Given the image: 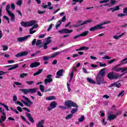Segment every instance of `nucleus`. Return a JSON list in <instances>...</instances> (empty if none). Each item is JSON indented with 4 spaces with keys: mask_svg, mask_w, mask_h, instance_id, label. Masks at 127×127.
Returning a JSON list of instances; mask_svg holds the SVG:
<instances>
[{
    "mask_svg": "<svg viewBox=\"0 0 127 127\" xmlns=\"http://www.w3.org/2000/svg\"><path fill=\"white\" fill-rule=\"evenodd\" d=\"M37 21L35 20H31L30 21H21V25L24 27H28L30 26H33L35 23H37Z\"/></svg>",
    "mask_w": 127,
    "mask_h": 127,
    "instance_id": "nucleus-1",
    "label": "nucleus"
},
{
    "mask_svg": "<svg viewBox=\"0 0 127 127\" xmlns=\"http://www.w3.org/2000/svg\"><path fill=\"white\" fill-rule=\"evenodd\" d=\"M20 91L23 93L24 95H27L28 93L30 94H35L36 93V91H37V88H30L29 89H20Z\"/></svg>",
    "mask_w": 127,
    "mask_h": 127,
    "instance_id": "nucleus-2",
    "label": "nucleus"
},
{
    "mask_svg": "<svg viewBox=\"0 0 127 127\" xmlns=\"http://www.w3.org/2000/svg\"><path fill=\"white\" fill-rule=\"evenodd\" d=\"M64 105L65 107H68V108H71L73 107L74 108H78V105L77 103L73 102L72 100H67L64 102Z\"/></svg>",
    "mask_w": 127,
    "mask_h": 127,
    "instance_id": "nucleus-3",
    "label": "nucleus"
},
{
    "mask_svg": "<svg viewBox=\"0 0 127 127\" xmlns=\"http://www.w3.org/2000/svg\"><path fill=\"white\" fill-rule=\"evenodd\" d=\"M93 21L91 19L86 20L83 22L82 20H79L78 21V23L76 25H74V27H79V26H82V25H85V24H88V23H91Z\"/></svg>",
    "mask_w": 127,
    "mask_h": 127,
    "instance_id": "nucleus-4",
    "label": "nucleus"
},
{
    "mask_svg": "<svg viewBox=\"0 0 127 127\" xmlns=\"http://www.w3.org/2000/svg\"><path fill=\"white\" fill-rule=\"evenodd\" d=\"M107 77L109 80H115L119 78V74L114 72H111L107 74Z\"/></svg>",
    "mask_w": 127,
    "mask_h": 127,
    "instance_id": "nucleus-5",
    "label": "nucleus"
},
{
    "mask_svg": "<svg viewBox=\"0 0 127 127\" xmlns=\"http://www.w3.org/2000/svg\"><path fill=\"white\" fill-rule=\"evenodd\" d=\"M22 98L23 99H25L26 101H27V102L24 101V100H21L22 103L25 105L26 106V107H30L31 105H33V103L28 99V98L25 97L24 95L22 96Z\"/></svg>",
    "mask_w": 127,
    "mask_h": 127,
    "instance_id": "nucleus-6",
    "label": "nucleus"
},
{
    "mask_svg": "<svg viewBox=\"0 0 127 127\" xmlns=\"http://www.w3.org/2000/svg\"><path fill=\"white\" fill-rule=\"evenodd\" d=\"M96 80L97 85H101V84L105 83V79L102 76H98V75H97Z\"/></svg>",
    "mask_w": 127,
    "mask_h": 127,
    "instance_id": "nucleus-7",
    "label": "nucleus"
},
{
    "mask_svg": "<svg viewBox=\"0 0 127 127\" xmlns=\"http://www.w3.org/2000/svg\"><path fill=\"white\" fill-rule=\"evenodd\" d=\"M73 77H74V72L71 71L70 73V79L69 80L68 83H67V88L68 89V92H71V88H70V84H71V81H72Z\"/></svg>",
    "mask_w": 127,
    "mask_h": 127,
    "instance_id": "nucleus-8",
    "label": "nucleus"
},
{
    "mask_svg": "<svg viewBox=\"0 0 127 127\" xmlns=\"http://www.w3.org/2000/svg\"><path fill=\"white\" fill-rule=\"evenodd\" d=\"M88 33H89V31H88L83 32L82 33L80 34L75 35L73 37V39H76V38H79V37H81V36H86V35H88Z\"/></svg>",
    "mask_w": 127,
    "mask_h": 127,
    "instance_id": "nucleus-9",
    "label": "nucleus"
},
{
    "mask_svg": "<svg viewBox=\"0 0 127 127\" xmlns=\"http://www.w3.org/2000/svg\"><path fill=\"white\" fill-rule=\"evenodd\" d=\"M40 90L41 91H42V93H47V92H51V88H49L48 89H45L44 90V85H40Z\"/></svg>",
    "mask_w": 127,
    "mask_h": 127,
    "instance_id": "nucleus-10",
    "label": "nucleus"
},
{
    "mask_svg": "<svg viewBox=\"0 0 127 127\" xmlns=\"http://www.w3.org/2000/svg\"><path fill=\"white\" fill-rule=\"evenodd\" d=\"M59 33H71L73 32V30H69L68 29H64L58 31Z\"/></svg>",
    "mask_w": 127,
    "mask_h": 127,
    "instance_id": "nucleus-11",
    "label": "nucleus"
},
{
    "mask_svg": "<svg viewBox=\"0 0 127 127\" xmlns=\"http://www.w3.org/2000/svg\"><path fill=\"white\" fill-rule=\"evenodd\" d=\"M28 54V52H21L20 53H17L15 57L17 58L18 57H22L23 56H26Z\"/></svg>",
    "mask_w": 127,
    "mask_h": 127,
    "instance_id": "nucleus-12",
    "label": "nucleus"
},
{
    "mask_svg": "<svg viewBox=\"0 0 127 127\" xmlns=\"http://www.w3.org/2000/svg\"><path fill=\"white\" fill-rule=\"evenodd\" d=\"M25 115L27 116L29 121H30L31 123H34V120L33 119V118L32 117L30 113L26 112L25 113Z\"/></svg>",
    "mask_w": 127,
    "mask_h": 127,
    "instance_id": "nucleus-13",
    "label": "nucleus"
},
{
    "mask_svg": "<svg viewBox=\"0 0 127 127\" xmlns=\"http://www.w3.org/2000/svg\"><path fill=\"white\" fill-rule=\"evenodd\" d=\"M30 36H31L30 35H28L25 37H19V38H17V40H18V42H22L23 41H25V40H26V39H27V38H28V37H30Z\"/></svg>",
    "mask_w": 127,
    "mask_h": 127,
    "instance_id": "nucleus-14",
    "label": "nucleus"
},
{
    "mask_svg": "<svg viewBox=\"0 0 127 127\" xmlns=\"http://www.w3.org/2000/svg\"><path fill=\"white\" fill-rule=\"evenodd\" d=\"M105 71V68L101 69L100 72L98 73L97 76H98V77H105V75L106 74Z\"/></svg>",
    "mask_w": 127,
    "mask_h": 127,
    "instance_id": "nucleus-15",
    "label": "nucleus"
},
{
    "mask_svg": "<svg viewBox=\"0 0 127 127\" xmlns=\"http://www.w3.org/2000/svg\"><path fill=\"white\" fill-rule=\"evenodd\" d=\"M98 29H101V28L98 24L96 26L91 27L89 29V31H96V30H98Z\"/></svg>",
    "mask_w": 127,
    "mask_h": 127,
    "instance_id": "nucleus-16",
    "label": "nucleus"
},
{
    "mask_svg": "<svg viewBox=\"0 0 127 127\" xmlns=\"http://www.w3.org/2000/svg\"><path fill=\"white\" fill-rule=\"evenodd\" d=\"M38 66H40V63L37 62L33 63L30 65L31 68H35V67H38Z\"/></svg>",
    "mask_w": 127,
    "mask_h": 127,
    "instance_id": "nucleus-17",
    "label": "nucleus"
},
{
    "mask_svg": "<svg viewBox=\"0 0 127 127\" xmlns=\"http://www.w3.org/2000/svg\"><path fill=\"white\" fill-rule=\"evenodd\" d=\"M115 119H117V116L115 115L110 114L108 117L107 121H112L115 120Z\"/></svg>",
    "mask_w": 127,
    "mask_h": 127,
    "instance_id": "nucleus-18",
    "label": "nucleus"
},
{
    "mask_svg": "<svg viewBox=\"0 0 127 127\" xmlns=\"http://www.w3.org/2000/svg\"><path fill=\"white\" fill-rule=\"evenodd\" d=\"M120 9V6H115L113 8H110L109 9H107L108 11H111L112 10V12H114V11H116V10H119Z\"/></svg>",
    "mask_w": 127,
    "mask_h": 127,
    "instance_id": "nucleus-19",
    "label": "nucleus"
},
{
    "mask_svg": "<svg viewBox=\"0 0 127 127\" xmlns=\"http://www.w3.org/2000/svg\"><path fill=\"white\" fill-rule=\"evenodd\" d=\"M50 106L52 109H55V108L57 107V103L55 101H53L50 103Z\"/></svg>",
    "mask_w": 127,
    "mask_h": 127,
    "instance_id": "nucleus-20",
    "label": "nucleus"
},
{
    "mask_svg": "<svg viewBox=\"0 0 127 127\" xmlns=\"http://www.w3.org/2000/svg\"><path fill=\"white\" fill-rule=\"evenodd\" d=\"M8 15L11 17V21L14 22V21H15V18H14L15 17V15H14V14L13 13H11L10 14H9Z\"/></svg>",
    "mask_w": 127,
    "mask_h": 127,
    "instance_id": "nucleus-21",
    "label": "nucleus"
},
{
    "mask_svg": "<svg viewBox=\"0 0 127 127\" xmlns=\"http://www.w3.org/2000/svg\"><path fill=\"white\" fill-rule=\"evenodd\" d=\"M43 71V69L40 68L38 70V71L36 72L33 74V76H37V75H39V74H41V73H42Z\"/></svg>",
    "mask_w": 127,
    "mask_h": 127,
    "instance_id": "nucleus-22",
    "label": "nucleus"
},
{
    "mask_svg": "<svg viewBox=\"0 0 127 127\" xmlns=\"http://www.w3.org/2000/svg\"><path fill=\"white\" fill-rule=\"evenodd\" d=\"M107 23H110V21H105L103 22L102 23L98 24L99 27L100 28V29H103V28H105V27H103V25H104V24H107Z\"/></svg>",
    "mask_w": 127,
    "mask_h": 127,
    "instance_id": "nucleus-23",
    "label": "nucleus"
},
{
    "mask_svg": "<svg viewBox=\"0 0 127 127\" xmlns=\"http://www.w3.org/2000/svg\"><path fill=\"white\" fill-rule=\"evenodd\" d=\"M63 71H64V69H63L59 70L57 72V76H60L61 77L63 76Z\"/></svg>",
    "mask_w": 127,
    "mask_h": 127,
    "instance_id": "nucleus-24",
    "label": "nucleus"
},
{
    "mask_svg": "<svg viewBox=\"0 0 127 127\" xmlns=\"http://www.w3.org/2000/svg\"><path fill=\"white\" fill-rule=\"evenodd\" d=\"M5 120H6V116H1V120L0 118V124H2L4 122H5Z\"/></svg>",
    "mask_w": 127,
    "mask_h": 127,
    "instance_id": "nucleus-25",
    "label": "nucleus"
},
{
    "mask_svg": "<svg viewBox=\"0 0 127 127\" xmlns=\"http://www.w3.org/2000/svg\"><path fill=\"white\" fill-rule=\"evenodd\" d=\"M36 45L38 46L39 48H41L42 45H41V40H38L36 43Z\"/></svg>",
    "mask_w": 127,
    "mask_h": 127,
    "instance_id": "nucleus-26",
    "label": "nucleus"
},
{
    "mask_svg": "<svg viewBox=\"0 0 127 127\" xmlns=\"http://www.w3.org/2000/svg\"><path fill=\"white\" fill-rule=\"evenodd\" d=\"M60 53H61V52H57L54 53L51 56V58H54L55 57H56V56H58V55H60Z\"/></svg>",
    "mask_w": 127,
    "mask_h": 127,
    "instance_id": "nucleus-27",
    "label": "nucleus"
},
{
    "mask_svg": "<svg viewBox=\"0 0 127 127\" xmlns=\"http://www.w3.org/2000/svg\"><path fill=\"white\" fill-rule=\"evenodd\" d=\"M10 8V5L8 4L6 5V11L7 12V13H8V14H10V13H12V12H11L10 11H9V9Z\"/></svg>",
    "mask_w": 127,
    "mask_h": 127,
    "instance_id": "nucleus-28",
    "label": "nucleus"
},
{
    "mask_svg": "<svg viewBox=\"0 0 127 127\" xmlns=\"http://www.w3.org/2000/svg\"><path fill=\"white\" fill-rule=\"evenodd\" d=\"M17 68H18V64H14V66H11V67L8 68V71H10V70H14V69H16Z\"/></svg>",
    "mask_w": 127,
    "mask_h": 127,
    "instance_id": "nucleus-29",
    "label": "nucleus"
},
{
    "mask_svg": "<svg viewBox=\"0 0 127 127\" xmlns=\"http://www.w3.org/2000/svg\"><path fill=\"white\" fill-rule=\"evenodd\" d=\"M112 70L113 71H115V72H120L121 71V67L115 66L112 68Z\"/></svg>",
    "mask_w": 127,
    "mask_h": 127,
    "instance_id": "nucleus-30",
    "label": "nucleus"
},
{
    "mask_svg": "<svg viewBox=\"0 0 127 127\" xmlns=\"http://www.w3.org/2000/svg\"><path fill=\"white\" fill-rule=\"evenodd\" d=\"M56 97L55 96H51L48 97H46V100L47 101H52V100H55Z\"/></svg>",
    "mask_w": 127,
    "mask_h": 127,
    "instance_id": "nucleus-31",
    "label": "nucleus"
},
{
    "mask_svg": "<svg viewBox=\"0 0 127 127\" xmlns=\"http://www.w3.org/2000/svg\"><path fill=\"white\" fill-rule=\"evenodd\" d=\"M51 42H52V41L51 40V37H48L47 38L46 42H45V43H47L48 44H50Z\"/></svg>",
    "mask_w": 127,
    "mask_h": 127,
    "instance_id": "nucleus-32",
    "label": "nucleus"
},
{
    "mask_svg": "<svg viewBox=\"0 0 127 127\" xmlns=\"http://www.w3.org/2000/svg\"><path fill=\"white\" fill-rule=\"evenodd\" d=\"M87 82H88V83H90V84H95V81L91 78L88 77L87 78Z\"/></svg>",
    "mask_w": 127,
    "mask_h": 127,
    "instance_id": "nucleus-33",
    "label": "nucleus"
},
{
    "mask_svg": "<svg viewBox=\"0 0 127 127\" xmlns=\"http://www.w3.org/2000/svg\"><path fill=\"white\" fill-rule=\"evenodd\" d=\"M21 118L22 119V121H23V122H25L27 125H30V123L27 121L26 119H25V118H24V117H23L22 115H21Z\"/></svg>",
    "mask_w": 127,
    "mask_h": 127,
    "instance_id": "nucleus-34",
    "label": "nucleus"
},
{
    "mask_svg": "<svg viewBox=\"0 0 127 127\" xmlns=\"http://www.w3.org/2000/svg\"><path fill=\"white\" fill-rule=\"evenodd\" d=\"M51 82H53V80H51V79H48L47 78L45 79L44 82L46 85H47L48 83H51Z\"/></svg>",
    "mask_w": 127,
    "mask_h": 127,
    "instance_id": "nucleus-35",
    "label": "nucleus"
},
{
    "mask_svg": "<svg viewBox=\"0 0 127 127\" xmlns=\"http://www.w3.org/2000/svg\"><path fill=\"white\" fill-rule=\"evenodd\" d=\"M0 106H3V107H4V108H5V109H6V111H9V110L8 109V106L3 103H1L0 102Z\"/></svg>",
    "mask_w": 127,
    "mask_h": 127,
    "instance_id": "nucleus-36",
    "label": "nucleus"
},
{
    "mask_svg": "<svg viewBox=\"0 0 127 127\" xmlns=\"http://www.w3.org/2000/svg\"><path fill=\"white\" fill-rule=\"evenodd\" d=\"M51 59V57L49 56H44L43 57V59L44 61H47V60H49V59Z\"/></svg>",
    "mask_w": 127,
    "mask_h": 127,
    "instance_id": "nucleus-37",
    "label": "nucleus"
},
{
    "mask_svg": "<svg viewBox=\"0 0 127 127\" xmlns=\"http://www.w3.org/2000/svg\"><path fill=\"white\" fill-rule=\"evenodd\" d=\"M84 120H85V116H82L80 118L78 119L79 123H82V122H84Z\"/></svg>",
    "mask_w": 127,
    "mask_h": 127,
    "instance_id": "nucleus-38",
    "label": "nucleus"
},
{
    "mask_svg": "<svg viewBox=\"0 0 127 127\" xmlns=\"http://www.w3.org/2000/svg\"><path fill=\"white\" fill-rule=\"evenodd\" d=\"M120 71H121L122 73H124V72H126V71H127V67H120Z\"/></svg>",
    "mask_w": 127,
    "mask_h": 127,
    "instance_id": "nucleus-39",
    "label": "nucleus"
},
{
    "mask_svg": "<svg viewBox=\"0 0 127 127\" xmlns=\"http://www.w3.org/2000/svg\"><path fill=\"white\" fill-rule=\"evenodd\" d=\"M89 47H85V46H82L80 47V50L81 51H83V50H88Z\"/></svg>",
    "mask_w": 127,
    "mask_h": 127,
    "instance_id": "nucleus-40",
    "label": "nucleus"
},
{
    "mask_svg": "<svg viewBox=\"0 0 127 127\" xmlns=\"http://www.w3.org/2000/svg\"><path fill=\"white\" fill-rule=\"evenodd\" d=\"M78 112V109L77 108H73L72 110L71 111V114L73 115V114H75V113H77Z\"/></svg>",
    "mask_w": 127,
    "mask_h": 127,
    "instance_id": "nucleus-41",
    "label": "nucleus"
},
{
    "mask_svg": "<svg viewBox=\"0 0 127 127\" xmlns=\"http://www.w3.org/2000/svg\"><path fill=\"white\" fill-rule=\"evenodd\" d=\"M17 5L18 6H21V4H22V0H19L16 2Z\"/></svg>",
    "mask_w": 127,
    "mask_h": 127,
    "instance_id": "nucleus-42",
    "label": "nucleus"
},
{
    "mask_svg": "<svg viewBox=\"0 0 127 127\" xmlns=\"http://www.w3.org/2000/svg\"><path fill=\"white\" fill-rule=\"evenodd\" d=\"M28 75V73H23L20 74V78H23L24 77H26Z\"/></svg>",
    "mask_w": 127,
    "mask_h": 127,
    "instance_id": "nucleus-43",
    "label": "nucleus"
},
{
    "mask_svg": "<svg viewBox=\"0 0 127 127\" xmlns=\"http://www.w3.org/2000/svg\"><path fill=\"white\" fill-rule=\"evenodd\" d=\"M121 63H122V64H127V58L123 59V60H122L121 61Z\"/></svg>",
    "mask_w": 127,
    "mask_h": 127,
    "instance_id": "nucleus-44",
    "label": "nucleus"
},
{
    "mask_svg": "<svg viewBox=\"0 0 127 127\" xmlns=\"http://www.w3.org/2000/svg\"><path fill=\"white\" fill-rule=\"evenodd\" d=\"M72 117H73V114H69L65 117V120H70V119H72Z\"/></svg>",
    "mask_w": 127,
    "mask_h": 127,
    "instance_id": "nucleus-45",
    "label": "nucleus"
},
{
    "mask_svg": "<svg viewBox=\"0 0 127 127\" xmlns=\"http://www.w3.org/2000/svg\"><path fill=\"white\" fill-rule=\"evenodd\" d=\"M127 15V12L126 14H124V13H120L117 15L118 17H123V16H126Z\"/></svg>",
    "mask_w": 127,
    "mask_h": 127,
    "instance_id": "nucleus-46",
    "label": "nucleus"
},
{
    "mask_svg": "<svg viewBox=\"0 0 127 127\" xmlns=\"http://www.w3.org/2000/svg\"><path fill=\"white\" fill-rule=\"evenodd\" d=\"M26 84H27L28 85H33V84H34L35 81H26Z\"/></svg>",
    "mask_w": 127,
    "mask_h": 127,
    "instance_id": "nucleus-47",
    "label": "nucleus"
},
{
    "mask_svg": "<svg viewBox=\"0 0 127 127\" xmlns=\"http://www.w3.org/2000/svg\"><path fill=\"white\" fill-rule=\"evenodd\" d=\"M34 29H31L30 28L29 29V33L30 34H33V33H35L36 32V30H33Z\"/></svg>",
    "mask_w": 127,
    "mask_h": 127,
    "instance_id": "nucleus-48",
    "label": "nucleus"
},
{
    "mask_svg": "<svg viewBox=\"0 0 127 127\" xmlns=\"http://www.w3.org/2000/svg\"><path fill=\"white\" fill-rule=\"evenodd\" d=\"M47 79L53 81V79L52 78V74H49L47 76Z\"/></svg>",
    "mask_w": 127,
    "mask_h": 127,
    "instance_id": "nucleus-49",
    "label": "nucleus"
},
{
    "mask_svg": "<svg viewBox=\"0 0 127 127\" xmlns=\"http://www.w3.org/2000/svg\"><path fill=\"white\" fill-rule=\"evenodd\" d=\"M3 47V51H6L7 49H8V47L7 46L4 45L2 46Z\"/></svg>",
    "mask_w": 127,
    "mask_h": 127,
    "instance_id": "nucleus-50",
    "label": "nucleus"
},
{
    "mask_svg": "<svg viewBox=\"0 0 127 127\" xmlns=\"http://www.w3.org/2000/svg\"><path fill=\"white\" fill-rule=\"evenodd\" d=\"M49 45V44H47L46 43H45L43 44V47H44V49H45V50H46V49H47V48H48V46H47Z\"/></svg>",
    "mask_w": 127,
    "mask_h": 127,
    "instance_id": "nucleus-51",
    "label": "nucleus"
},
{
    "mask_svg": "<svg viewBox=\"0 0 127 127\" xmlns=\"http://www.w3.org/2000/svg\"><path fill=\"white\" fill-rule=\"evenodd\" d=\"M52 27H53V24H51L47 29V31H50L52 29Z\"/></svg>",
    "mask_w": 127,
    "mask_h": 127,
    "instance_id": "nucleus-52",
    "label": "nucleus"
},
{
    "mask_svg": "<svg viewBox=\"0 0 127 127\" xmlns=\"http://www.w3.org/2000/svg\"><path fill=\"white\" fill-rule=\"evenodd\" d=\"M110 0H103L99 1L100 3H105L106 2H109Z\"/></svg>",
    "mask_w": 127,
    "mask_h": 127,
    "instance_id": "nucleus-53",
    "label": "nucleus"
},
{
    "mask_svg": "<svg viewBox=\"0 0 127 127\" xmlns=\"http://www.w3.org/2000/svg\"><path fill=\"white\" fill-rule=\"evenodd\" d=\"M36 44V39H34L32 41V46H34Z\"/></svg>",
    "mask_w": 127,
    "mask_h": 127,
    "instance_id": "nucleus-54",
    "label": "nucleus"
},
{
    "mask_svg": "<svg viewBox=\"0 0 127 127\" xmlns=\"http://www.w3.org/2000/svg\"><path fill=\"white\" fill-rule=\"evenodd\" d=\"M38 27V24H34L33 26L31 28L32 29H34V28H37Z\"/></svg>",
    "mask_w": 127,
    "mask_h": 127,
    "instance_id": "nucleus-55",
    "label": "nucleus"
},
{
    "mask_svg": "<svg viewBox=\"0 0 127 127\" xmlns=\"http://www.w3.org/2000/svg\"><path fill=\"white\" fill-rule=\"evenodd\" d=\"M45 12H46V11L44 10V11H40V10H38L37 13L39 14H43V13H45Z\"/></svg>",
    "mask_w": 127,
    "mask_h": 127,
    "instance_id": "nucleus-56",
    "label": "nucleus"
},
{
    "mask_svg": "<svg viewBox=\"0 0 127 127\" xmlns=\"http://www.w3.org/2000/svg\"><path fill=\"white\" fill-rule=\"evenodd\" d=\"M61 21H62V22H65L66 21V15L64 16Z\"/></svg>",
    "mask_w": 127,
    "mask_h": 127,
    "instance_id": "nucleus-57",
    "label": "nucleus"
},
{
    "mask_svg": "<svg viewBox=\"0 0 127 127\" xmlns=\"http://www.w3.org/2000/svg\"><path fill=\"white\" fill-rule=\"evenodd\" d=\"M82 70H83L84 73H85V74H88L89 73V72H88V71L87 70L86 68L82 67Z\"/></svg>",
    "mask_w": 127,
    "mask_h": 127,
    "instance_id": "nucleus-58",
    "label": "nucleus"
},
{
    "mask_svg": "<svg viewBox=\"0 0 127 127\" xmlns=\"http://www.w3.org/2000/svg\"><path fill=\"white\" fill-rule=\"evenodd\" d=\"M11 8L13 10L15 9V5L14 3H12L11 4Z\"/></svg>",
    "mask_w": 127,
    "mask_h": 127,
    "instance_id": "nucleus-59",
    "label": "nucleus"
},
{
    "mask_svg": "<svg viewBox=\"0 0 127 127\" xmlns=\"http://www.w3.org/2000/svg\"><path fill=\"white\" fill-rule=\"evenodd\" d=\"M111 0L110 3L111 5H114V4H116V0Z\"/></svg>",
    "mask_w": 127,
    "mask_h": 127,
    "instance_id": "nucleus-60",
    "label": "nucleus"
},
{
    "mask_svg": "<svg viewBox=\"0 0 127 127\" xmlns=\"http://www.w3.org/2000/svg\"><path fill=\"white\" fill-rule=\"evenodd\" d=\"M126 73H127L126 72H124V73H122L121 74H120V73H118V78H121V77H123V76L124 75H125Z\"/></svg>",
    "mask_w": 127,
    "mask_h": 127,
    "instance_id": "nucleus-61",
    "label": "nucleus"
},
{
    "mask_svg": "<svg viewBox=\"0 0 127 127\" xmlns=\"http://www.w3.org/2000/svg\"><path fill=\"white\" fill-rule=\"evenodd\" d=\"M13 102H16L17 101V97L16 95L13 96Z\"/></svg>",
    "mask_w": 127,
    "mask_h": 127,
    "instance_id": "nucleus-62",
    "label": "nucleus"
},
{
    "mask_svg": "<svg viewBox=\"0 0 127 127\" xmlns=\"http://www.w3.org/2000/svg\"><path fill=\"white\" fill-rule=\"evenodd\" d=\"M115 61H116V59L111 60L108 62V64H112V63H113Z\"/></svg>",
    "mask_w": 127,
    "mask_h": 127,
    "instance_id": "nucleus-63",
    "label": "nucleus"
},
{
    "mask_svg": "<svg viewBox=\"0 0 127 127\" xmlns=\"http://www.w3.org/2000/svg\"><path fill=\"white\" fill-rule=\"evenodd\" d=\"M17 110H18V112H20V113H22V109H21V107L18 106L17 107Z\"/></svg>",
    "mask_w": 127,
    "mask_h": 127,
    "instance_id": "nucleus-64",
    "label": "nucleus"
}]
</instances>
